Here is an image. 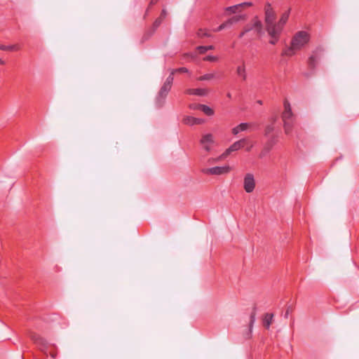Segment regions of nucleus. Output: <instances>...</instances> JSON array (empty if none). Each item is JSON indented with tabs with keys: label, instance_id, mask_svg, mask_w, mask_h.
Wrapping results in <instances>:
<instances>
[{
	"label": "nucleus",
	"instance_id": "obj_1",
	"mask_svg": "<svg viewBox=\"0 0 359 359\" xmlns=\"http://www.w3.org/2000/svg\"><path fill=\"white\" fill-rule=\"evenodd\" d=\"M276 14L270 3H266L264 7V25L265 29L270 37V39H274L276 33Z\"/></svg>",
	"mask_w": 359,
	"mask_h": 359
},
{
	"label": "nucleus",
	"instance_id": "obj_2",
	"mask_svg": "<svg viewBox=\"0 0 359 359\" xmlns=\"http://www.w3.org/2000/svg\"><path fill=\"white\" fill-rule=\"evenodd\" d=\"M291 12V8H288L286 11H285L282 15H280V18L278 22L276 23V33L274 34V39H269V43L271 45H276L282 34V32L284 29V27L286 25L290 15Z\"/></svg>",
	"mask_w": 359,
	"mask_h": 359
},
{
	"label": "nucleus",
	"instance_id": "obj_3",
	"mask_svg": "<svg viewBox=\"0 0 359 359\" xmlns=\"http://www.w3.org/2000/svg\"><path fill=\"white\" fill-rule=\"evenodd\" d=\"M284 108L285 109L282 114L284 130L287 135H290L293 126V114L292 112L290 104L287 100H285L284 102Z\"/></svg>",
	"mask_w": 359,
	"mask_h": 359
},
{
	"label": "nucleus",
	"instance_id": "obj_4",
	"mask_svg": "<svg viewBox=\"0 0 359 359\" xmlns=\"http://www.w3.org/2000/svg\"><path fill=\"white\" fill-rule=\"evenodd\" d=\"M310 40V35L306 31H299L292 37L291 44L297 50L302 48Z\"/></svg>",
	"mask_w": 359,
	"mask_h": 359
},
{
	"label": "nucleus",
	"instance_id": "obj_5",
	"mask_svg": "<svg viewBox=\"0 0 359 359\" xmlns=\"http://www.w3.org/2000/svg\"><path fill=\"white\" fill-rule=\"evenodd\" d=\"M324 49L321 47L316 48L308 59V66L309 69L314 72L318 64V62L323 57Z\"/></svg>",
	"mask_w": 359,
	"mask_h": 359
},
{
	"label": "nucleus",
	"instance_id": "obj_6",
	"mask_svg": "<svg viewBox=\"0 0 359 359\" xmlns=\"http://www.w3.org/2000/svg\"><path fill=\"white\" fill-rule=\"evenodd\" d=\"M253 29H255L256 32L259 35L264 34L263 25L261 20L257 16H255L250 24L246 25L244 27L245 32L248 33Z\"/></svg>",
	"mask_w": 359,
	"mask_h": 359
},
{
	"label": "nucleus",
	"instance_id": "obj_7",
	"mask_svg": "<svg viewBox=\"0 0 359 359\" xmlns=\"http://www.w3.org/2000/svg\"><path fill=\"white\" fill-rule=\"evenodd\" d=\"M247 142L245 138L241 139L233 143L225 151L221 154L217 159L222 160L226 158L231 152L236 151L244 147L245 143Z\"/></svg>",
	"mask_w": 359,
	"mask_h": 359
},
{
	"label": "nucleus",
	"instance_id": "obj_8",
	"mask_svg": "<svg viewBox=\"0 0 359 359\" xmlns=\"http://www.w3.org/2000/svg\"><path fill=\"white\" fill-rule=\"evenodd\" d=\"M200 144L205 151L209 152L212 149L211 146L215 144V137L211 133L205 134L202 136Z\"/></svg>",
	"mask_w": 359,
	"mask_h": 359
},
{
	"label": "nucleus",
	"instance_id": "obj_9",
	"mask_svg": "<svg viewBox=\"0 0 359 359\" xmlns=\"http://www.w3.org/2000/svg\"><path fill=\"white\" fill-rule=\"evenodd\" d=\"M171 87L165 85H163L161 88L156 98V104L158 107H161L163 105L165 98L170 90Z\"/></svg>",
	"mask_w": 359,
	"mask_h": 359
},
{
	"label": "nucleus",
	"instance_id": "obj_10",
	"mask_svg": "<svg viewBox=\"0 0 359 359\" xmlns=\"http://www.w3.org/2000/svg\"><path fill=\"white\" fill-rule=\"evenodd\" d=\"M231 168L229 165L224 166H215L210 168H207L203 170V172L205 174L212 175H220L223 174H226L230 171Z\"/></svg>",
	"mask_w": 359,
	"mask_h": 359
},
{
	"label": "nucleus",
	"instance_id": "obj_11",
	"mask_svg": "<svg viewBox=\"0 0 359 359\" xmlns=\"http://www.w3.org/2000/svg\"><path fill=\"white\" fill-rule=\"evenodd\" d=\"M243 187L247 193H252L255 187V181L252 174L245 175L243 180Z\"/></svg>",
	"mask_w": 359,
	"mask_h": 359
},
{
	"label": "nucleus",
	"instance_id": "obj_12",
	"mask_svg": "<svg viewBox=\"0 0 359 359\" xmlns=\"http://www.w3.org/2000/svg\"><path fill=\"white\" fill-rule=\"evenodd\" d=\"M29 337L41 350L43 351L47 348V341L39 334L36 333H31Z\"/></svg>",
	"mask_w": 359,
	"mask_h": 359
},
{
	"label": "nucleus",
	"instance_id": "obj_13",
	"mask_svg": "<svg viewBox=\"0 0 359 359\" xmlns=\"http://www.w3.org/2000/svg\"><path fill=\"white\" fill-rule=\"evenodd\" d=\"M163 18L161 17H158L152 25V29L149 32L146 33L142 37V41L147 40L156 30V29L161 25L163 22Z\"/></svg>",
	"mask_w": 359,
	"mask_h": 359
},
{
	"label": "nucleus",
	"instance_id": "obj_14",
	"mask_svg": "<svg viewBox=\"0 0 359 359\" xmlns=\"http://www.w3.org/2000/svg\"><path fill=\"white\" fill-rule=\"evenodd\" d=\"M185 92L188 95L198 96H205L208 94V90L205 88H189Z\"/></svg>",
	"mask_w": 359,
	"mask_h": 359
},
{
	"label": "nucleus",
	"instance_id": "obj_15",
	"mask_svg": "<svg viewBox=\"0 0 359 359\" xmlns=\"http://www.w3.org/2000/svg\"><path fill=\"white\" fill-rule=\"evenodd\" d=\"M278 137L276 135H272L269 137V140L265 144V150L266 152H269L273 147L276 144Z\"/></svg>",
	"mask_w": 359,
	"mask_h": 359
},
{
	"label": "nucleus",
	"instance_id": "obj_16",
	"mask_svg": "<svg viewBox=\"0 0 359 359\" xmlns=\"http://www.w3.org/2000/svg\"><path fill=\"white\" fill-rule=\"evenodd\" d=\"M236 73L238 76L241 77L243 81H245L247 79V74L244 62L241 65L237 67Z\"/></svg>",
	"mask_w": 359,
	"mask_h": 359
},
{
	"label": "nucleus",
	"instance_id": "obj_17",
	"mask_svg": "<svg viewBox=\"0 0 359 359\" xmlns=\"http://www.w3.org/2000/svg\"><path fill=\"white\" fill-rule=\"evenodd\" d=\"M249 123H241V124L238 125L237 126L234 127L232 129V133L233 135H237L240 132L245 131L248 128Z\"/></svg>",
	"mask_w": 359,
	"mask_h": 359
},
{
	"label": "nucleus",
	"instance_id": "obj_18",
	"mask_svg": "<svg viewBox=\"0 0 359 359\" xmlns=\"http://www.w3.org/2000/svg\"><path fill=\"white\" fill-rule=\"evenodd\" d=\"M273 313H266L264 318L263 319L264 326L266 329H269L272 321H273Z\"/></svg>",
	"mask_w": 359,
	"mask_h": 359
},
{
	"label": "nucleus",
	"instance_id": "obj_19",
	"mask_svg": "<svg viewBox=\"0 0 359 359\" xmlns=\"http://www.w3.org/2000/svg\"><path fill=\"white\" fill-rule=\"evenodd\" d=\"M297 50L295 48L292 47V45L290 43V46L286 48L283 51L282 55L285 56H292L295 54Z\"/></svg>",
	"mask_w": 359,
	"mask_h": 359
},
{
	"label": "nucleus",
	"instance_id": "obj_20",
	"mask_svg": "<svg viewBox=\"0 0 359 359\" xmlns=\"http://www.w3.org/2000/svg\"><path fill=\"white\" fill-rule=\"evenodd\" d=\"M200 110L202 111L207 116H212L214 114V111L210 107L205 104H201L199 106Z\"/></svg>",
	"mask_w": 359,
	"mask_h": 359
},
{
	"label": "nucleus",
	"instance_id": "obj_21",
	"mask_svg": "<svg viewBox=\"0 0 359 359\" xmlns=\"http://www.w3.org/2000/svg\"><path fill=\"white\" fill-rule=\"evenodd\" d=\"M183 122L186 125L194 126V125H196V118L193 117V116H187L184 118Z\"/></svg>",
	"mask_w": 359,
	"mask_h": 359
},
{
	"label": "nucleus",
	"instance_id": "obj_22",
	"mask_svg": "<svg viewBox=\"0 0 359 359\" xmlns=\"http://www.w3.org/2000/svg\"><path fill=\"white\" fill-rule=\"evenodd\" d=\"M198 52L201 54L205 53L206 51L213 50V46H200L197 47Z\"/></svg>",
	"mask_w": 359,
	"mask_h": 359
},
{
	"label": "nucleus",
	"instance_id": "obj_23",
	"mask_svg": "<svg viewBox=\"0 0 359 359\" xmlns=\"http://www.w3.org/2000/svg\"><path fill=\"white\" fill-rule=\"evenodd\" d=\"M175 73L172 70H171L170 74L167 77L165 81L164 82V85L168 86L170 87H172V84L174 80V76Z\"/></svg>",
	"mask_w": 359,
	"mask_h": 359
},
{
	"label": "nucleus",
	"instance_id": "obj_24",
	"mask_svg": "<svg viewBox=\"0 0 359 359\" xmlns=\"http://www.w3.org/2000/svg\"><path fill=\"white\" fill-rule=\"evenodd\" d=\"M255 310H256V309L254 308L253 309V311L250 314V331L252 330L253 325H254V323L255 322V316H256V311Z\"/></svg>",
	"mask_w": 359,
	"mask_h": 359
},
{
	"label": "nucleus",
	"instance_id": "obj_25",
	"mask_svg": "<svg viewBox=\"0 0 359 359\" xmlns=\"http://www.w3.org/2000/svg\"><path fill=\"white\" fill-rule=\"evenodd\" d=\"M215 77L214 74H205L200 77H198L197 79L198 81H206V80H210L212 79H214Z\"/></svg>",
	"mask_w": 359,
	"mask_h": 359
},
{
	"label": "nucleus",
	"instance_id": "obj_26",
	"mask_svg": "<svg viewBox=\"0 0 359 359\" xmlns=\"http://www.w3.org/2000/svg\"><path fill=\"white\" fill-rule=\"evenodd\" d=\"M240 8H241V5L236 4V5L226 7L225 8V10H226V11H229L231 13H236Z\"/></svg>",
	"mask_w": 359,
	"mask_h": 359
},
{
	"label": "nucleus",
	"instance_id": "obj_27",
	"mask_svg": "<svg viewBox=\"0 0 359 359\" xmlns=\"http://www.w3.org/2000/svg\"><path fill=\"white\" fill-rule=\"evenodd\" d=\"M197 36L200 38H203V37H210V34H209V32L208 31L203 29H198V31L197 32Z\"/></svg>",
	"mask_w": 359,
	"mask_h": 359
},
{
	"label": "nucleus",
	"instance_id": "obj_28",
	"mask_svg": "<svg viewBox=\"0 0 359 359\" xmlns=\"http://www.w3.org/2000/svg\"><path fill=\"white\" fill-rule=\"evenodd\" d=\"M274 130V126L272 124L266 126L264 130V135L269 137L270 134Z\"/></svg>",
	"mask_w": 359,
	"mask_h": 359
},
{
	"label": "nucleus",
	"instance_id": "obj_29",
	"mask_svg": "<svg viewBox=\"0 0 359 359\" xmlns=\"http://www.w3.org/2000/svg\"><path fill=\"white\" fill-rule=\"evenodd\" d=\"M243 18V15H235V16H233L232 18H229V20L233 25V24L237 23L238 22H239Z\"/></svg>",
	"mask_w": 359,
	"mask_h": 359
},
{
	"label": "nucleus",
	"instance_id": "obj_30",
	"mask_svg": "<svg viewBox=\"0 0 359 359\" xmlns=\"http://www.w3.org/2000/svg\"><path fill=\"white\" fill-rule=\"evenodd\" d=\"M172 70L173 71V72L175 74L177 72H179V73H188L189 72V69L186 67H180V68L174 69Z\"/></svg>",
	"mask_w": 359,
	"mask_h": 359
},
{
	"label": "nucleus",
	"instance_id": "obj_31",
	"mask_svg": "<svg viewBox=\"0 0 359 359\" xmlns=\"http://www.w3.org/2000/svg\"><path fill=\"white\" fill-rule=\"evenodd\" d=\"M13 48L11 47V45L6 46L4 44H0V50L4 51H13Z\"/></svg>",
	"mask_w": 359,
	"mask_h": 359
},
{
	"label": "nucleus",
	"instance_id": "obj_32",
	"mask_svg": "<svg viewBox=\"0 0 359 359\" xmlns=\"http://www.w3.org/2000/svg\"><path fill=\"white\" fill-rule=\"evenodd\" d=\"M204 60L210 62H215L218 60V57L215 55H208L204 58Z\"/></svg>",
	"mask_w": 359,
	"mask_h": 359
},
{
	"label": "nucleus",
	"instance_id": "obj_33",
	"mask_svg": "<svg viewBox=\"0 0 359 359\" xmlns=\"http://www.w3.org/2000/svg\"><path fill=\"white\" fill-rule=\"evenodd\" d=\"M202 104H190L189 107L191 109L193 110H200L199 106H201Z\"/></svg>",
	"mask_w": 359,
	"mask_h": 359
},
{
	"label": "nucleus",
	"instance_id": "obj_34",
	"mask_svg": "<svg viewBox=\"0 0 359 359\" xmlns=\"http://www.w3.org/2000/svg\"><path fill=\"white\" fill-rule=\"evenodd\" d=\"M238 5H241V8L244 6H251L252 5V3L250 1H246L241 4H238Z\"/></svg>",
	"mask_w": 359,
	"mask_h": 359
},
{
	"label": "nucleus",
	"instance_id": "obj_35",
	"mask_svg": "<svg viewBox=\"0 0 359 359\" xmlns=\"http://www.w3.org/2000/svg\"><path fill=\"white\" fill-rule=\"evenodd\" d=\"M223 25H225V28H228V27H230L233 24L229 19L226 22H223Z\"/></svg>",
	"mask_w": 359,
	"mask_h": 359
},
{
	"label": "nucleus",
	"instance_id": "obj_36",
	"mask_svg": "<svg viewBox=\"0 0 359 359\" xmlns=\"http://www.w3.org/2000/svg\"><path fill=\"white\" fill-rule=\"evenodd\" d=\"M225 29V25L221 24L217 28H216L214 31L215 32H219L222 29Z\"/></svg>",
	"mask_w": 359,
	"mask_h": 359
},
{
	"label": "nucleus",
	"instance_id": "obj_37",
	"mask_svg": "<svg viewBox=\"0 0 359 359\" xmlns=\"http://www.w3.org/2000/svg\"><path fill=\"white\" fill-rule=\"evenodd\" d=\"M269 152H266V150H265V146L264 147V149L263 150L261 151L260 154H259V157L260 158H263L264 156H265Z\"/></svg>",
	"mask_w": 359,
	"mask_h": 359
},
{
	"label": "nucleus",
	"instance_id": "obj_38",
	"mask_svg": "<svg viewBox=\"0 0 359 359\" xmlns=\"http://www.w3.org/2000/svg\"><path fill=\"white\" fill-rule=\"evenodd\" d=\"M217 158H218V157L216 158H209L208 159V163H214L219 161L220 160H219Z\"/></svg>",
	"mask_w": 359,
	"mask_h": 359
},
{
	"label": "nucleus",
	"instance_id": "obj_39",
	"mask_svg": "<svg viewBox=\"0 0 359 359\" xmlns=\"http://www.w3.org/2000/svg\"><path fill=\"white\" fill-rule=\"evenodd\" d=\"M166 15H167L166 10L165 9H163L162 12L161 13V15L159 17H161L163 18V20H164V18L166 17Z\"/></svg>",
	"mask_w": 359,
	"mask_h": 359
},
{
	"label": "nucleus",
	"instance_id": "obj_40",
	"mask_svg": "<svg viewBox=\"0 0 359 359\" xmlns=\"http://www.w3.org/2000/svg\"><path fill=\"white\" fill-rule=\"evenodd\" d=\"M204 123V120L202 118H196V125H200Z\"/></svg>",
	"mask_w": 359,
	"mask_h": 359
},
{
	"label": "nucleus",
	"instance_id": "obj_41",
	"mask_svg": "<svg viewBox=\"0 0 359 359\" xmlns=\"http://www.w3.org/2000/svg\"><path fill=\"white\" fill-rule=\"evenodd\" d=\"M11 47H13V50H18L20 49V46L18 44H13Z\"/></svg>",
	"mask_w": 359,
	"mask_h": 359
},
{
	"label": "nucleus",
	"instance_id": "obj_42",
	"mask_svg": "<svg viewBox=\"0 0 359 359\" xmlns=\"http://www.w3.org/2000/svg\"><path fill=\"white\" fill-rule=\"evenodd\" d=\"M245 34L246 32H245V30L243 29V31L239 34V38H242Z\"/></svg>",
	"mask_w": 359,
	"mask_h": 359
},
{
	"label": "nucleus",
	"instance_id": "obj_43",
	"mask_svg": "<svg viewBox=\"0 0 359 359\" xmlns=\"http://www.w3.org/2000/svg\"><path fill=\"white\" fill-rule=\"evenodd\" d=\"M4 64H5V61L3 59L0 58V65H4Z\"/></svg>",
	"mask_w": 359,
	"mask_h": 359
},
{
	"label": "nucleus",
	"instance_id": "obj_44",
	"mask_svg": "<svg viewBox=\"0 0 359 359\" xmlns=\"http://www.w3.org/2000/svg\"><path fill=\"white\" fill-rule=\"evenodd\" d=\"M50 356H51L53 358H56V353H50Z\"/></svg>",
	"mask_w": 359,
	"mask_h": 359
},
{
	"label": "nucleus",
	"instance_id": "obj_45",
	"mask_svg": "<svg viewBox=\"0 0 359 359\" xmlns=\"http://www.w3.org/2000/svg\"><path fill=\"white\" fill-rule=\"evenodd\" d=\"M288 314H289V311L287 310V311H286L285 314V318H287Z\"/></svg>",
	"mask_w": 359,
	"mask_h": 359
},
{
	"label": "nucleus",
	"instance_id": "obj_46",
	"mask_svg": "<svg viewBox=\"0 0 359 359\" xmlns=\"http://www.w3.org/2000/svg\"><path fill=\"white\" fill-rule=\"evenodd\" d=\"M227 97H228L229 98H231V93H227Z\"/></svg>",
	"mask_w": 359,
	"mask_h": 359
},
{
	"label": "nucleus",
	"instance_id": "obj_47",
	"mask_svg": "<svg viewBox=\"0 0 359 359\" xmlns=\"http://www.w3.org/2000/svg\"><path fill=\"white\" fill-rule=\"evenodd\" d=\"M257 103L259 104H262V100H258Z\"/></svg>",
	"mask_w": 359,
	"mask_h": 359
},
{
	"label": "nucleus",
	"instance_id": "obj_48",
	"mask_svg": "<svg viewBox=\"0 0 359 359\" xmlns=\"http://www.w3.org/2000/svg\"><path fill=\"white\" fill-rule=\"evenodd\" d=\"M251 148H252V146H250V147H248V148H247V151H250V150L251 149Z\"/></svg>",
	"mask_w": 359,
	"mask_h": 359
},
{
	"label": "nucleus",
	"instance_id": "obj_49",
	"mask_svg": "<svg viewBox=\"0 0 359 359\" xmlns=\"http://www.w3.org/2000/svg\"><path fill=\"white\" fill-rule=\"evenodd\" d=\"M158 1V0H152L151 3V4H154V3H156V1Z\"/></svg>",
	"mask_w": 359,
	"mask_h": 359
},
{
	"label": "nucleus",
	"instance_id": "obj_50",
	"mask_svg": "<svg viewBox=\"0 0 359 359\" xmlns=\"http://www.w3.org/2000/svg\"><path fill=\"white\" fill-rule=\"evenodd\" d=\"M276 121V117L272 118V121L273 122H275Z\"/></svg>",
	"mask_w": 359,
	"mask_h": 359
}]
</instances>
